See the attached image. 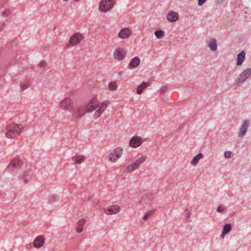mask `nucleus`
Masks as SVG:
<instances>
[{"mask_svg":"<svg viewBox=\"0 0 251 251\" xmlns=\"http://www.w3.org/2000/svg\"><path fill=\"white\" fill-rule=\"evenodd\" d=\"M109 104V101L107 100L102 102L101 105H100L99 102L94 99L91 100L87 104L78 106L72 111L71 108L73 105L72 101L69 98H66L61 101L60 105L63 109L73 112V114L76 118H80L86 113L92 112L95 110L97 107H100L94 114V118L97 119L104 112Z\"/></svg>","mask_w":251,"mask_h":251,"instance_id":"nucleus-1","label":"nucleus"},{"mask_svg":"<svg viewBox=\"0 0 251 251\" xmlns=\"http://www.w3.org/2000/svg\"><path fill=\"white\" fill-rule=\"evenodd\" d=\"M23 129V126L21 125L15 124L8 125L6 128L5 135L7 138H14L20 134Z\"/></svg>","mask_w":251,"mask_h":251,"instance_id":"nucleus-2","label":"nucleus"},{"mask_svg":"<svg viewBox=\"0 0 251 251\" xmlns=\"http://www.w3.org/2000/svg\"><path fill=\"white\" fill-rule=\"evenodd\" d=\"M22 165V161L21 159L19 158H14L8 165L7 170L8 172L12 174H14L17 172Z\"/></svg>","mask_w":251,"mask_h":251,"instance_id":"nucleus-3","label":"nucleus"},{"mask_svg":"<svg viewBox=\"0 0 251 251\" xmlns=\"http://www.w3.org/2000/svg\"><path fill=\"white\" fill-rule=\"evenodd\" d=\"M115 2V0H101L99 4V10L101 12H107L113 8Z\"/></svg>","mask_w":251,"mask_h":251,"instance_id":"nucleus-4","label":"nucleus"},{"mask_svg":"<svg viewBox=\"0 0 251 251\" xmlns=\"http://www.w3.org/2000/svg\"><path fill=\"white\" fill-rule=\"evenodd\" d=\"M82 35L76 33L72 36L70 38L69 43L65 46L66 48H69L70 46H75L82 39Z\"/></svg>","mask_w":251,"mask_h":251,"instance_id":"nucleus-5","label":"nucleus"},{"mask_svg":"<svg viewBox=\"0 0 251 251\" xmlns=\"http://www.w3.org/2000/svg\"><path fill=\"white\" fill-rule=\"evenodd\" d=\"M126 51L123 48H118L114 53V58L118 60H123L126 56Z\"/></svg>","mask_w":251,"mask_h":251,"instance_id":"nucleus-6","label":"nucleus"},{"mask_svg":"<svg viewBox=\"0 0 251 251\" xmlns=\"http://www.w3.org/2000/svg\"><path fill=\"white\" fill-rule=\"evenodd\" d=\"M120 207L117 205H111L103 208L104 213L108 215L115 214L119 212Z\"/></svg>","mask_w":251,"mask_h":251,"instance_id":"nucleus-7","label":"nucleus"},{"mask_svg":"<svg viewBox=\"0 0 251 251\" xmlns=\"http://www.w3.org/2000/svg\"><path fill=\"white\" fill-rule=\"evenodd\" d=\"M123 150L121 148H118L114 151V153H111L109 155V160L112 162H115L121 156Z\"/></svg>","mask_w":251,"mask_h":251,"instance_id":"nucleus-8","label":"nucleus"},{"mask_svg":"<svg viewBox=\"0 0 251 251\" xmlns=\"http://www.w3.org/2000/svg\"><path fill=\"white\" fill-rule=\"evenodd\" d=\"M142 143V138L137 136H134L129 141V145L133 148H136L140 146Z\"/></svg>","mask_w":251,"mask_h":251,"instance_id":"nucleus-9","label":"nucleus"},{"mask_svg":"<svg viewBox=\"0 0 251 251\" xmlns=\"http://www.w3.org/2000/svg\"><path fill=\"white\" fill-rule=\"evenodd\" d=\"M45 243V240L43 236L39 235L37 236L32 243V245L36 248L42 247Z\"/></svg>","mask_w":251,"mask_h":251,"instance_id":"nucleus-10","label":"nucleus"},{"mask_svg":"<svg viewBox=\"0 0 251 251\" xmlns=\"http://www.w3.org/2000/svg\"><path fill=\"white\" fill-rule=\"evenodd\" d=\"M248 122L247 121H244L238 134L239 137H241L245 135L248 128Z\"/></svg>","mask_w":251,"mask_h":251,"instance_id":"nucleus-11","label":"nucleus"},{"mask_svg":"<svg viewBox=\"0 0 251 251\" xmlns=\"http://www.w3.org/2000/svg\"><path fill=\"white\" fill-rule=\"evenodd\" d=\"M167 20L170 22H175L178 19V16L176 12L175 11H170L167 16Z\"/></svg>","mask_w":251,"mask_h":251,"instance_id":"nucleus-12","label":"nucleus"},{"mask_svg":"<svg viewBox=\"0 0 251 251\" xmlns=\"http://www.w3.org/2000/svg\"><path fill=\"white\" fill-rule=\"evenodd\" d=\"M140 63V59L137 57H133L129 62L128 67L131 68H136L138 67Z\"/></svg>","mask_w":251,"mask_h":251,"instance_id":"nucleus-13","label":"nucleus"},{"mask_svg":"<svg viewBox=\"0 0 251 251\" xmlns=\"http://www.w3.org/2000/svg\"><path fill=\"white\" fill-rule=\"evenodd\" d=\"M130 34V32L127 28H125L120 30L118 34L119 38L125 39L127 38Z\"/></svg>","mask_w":251,"mask_h":251,"instance_id":"nucleus-14","label":"nucleus"},{"mask_svg":"<svg viewBox=\"0 0 251 251\" xmlns=\"http://www.w3.org/2000/svg\"><path fill=\"white\" fill-rule=\"evenodd\" d=\"M245 55L246 53L244 50L241 51L238 54L236 62V65L237 66H240L242 65L245 60Z\"/></svg>","mask_w":251,"mask_h":251,"instance_id":"nucleus-15","label":"nucleus"},{"mask_svg":"<svg viewBox=\"0 0 251 251\" xmlns=\"http://www.w3.org/2000/svg\"><path fill=\"white\" fill-rule=\"evenodd\" d=\"M208 47L212 51H215L217 49V41L215 38H212L208 43Z\"/></svg>","mask_w":251,"mask_h":251,"instance_id":"nucleus-16","label":"nucleus"},{"mask_svg":"<svg viewBox=\"0 0 251 251\" xmlns=\"http://www.w3.org/2000/svg\"><path fill=\"white\" fill-rule=\"evenodd\" d=\"M150 85L149 82H142L137 88V93L138 94H141L145 88H147Z\"/></svg>","mask_w":251,"mask_h":251,"instance_id":"nucleus-17","label":"nucleus"},{"mask_svg":"<svg viewBox=\"0 0 251 251\" xmlns=\"http://www.w3.org/2000/svg\"><path fill=\"white\" fill-rule=\"evenodd\" d=\"M203 157V154L201 153H199L197 155L195 156L193 159L192 160L191 163L193 165H197L199 160L202 158Z\"/></svg>","mask_w":251,"mask_h":251,"instance_id":"nucleus-18","label":"nucleus"},{"mask_svg":"<svg viewBox=\"0 0 251 251\" xmlns=\"http://www.w3.org/2000/svg\"><path fill=\"white\" fill-rule=\"evenodd\" d=\"M85 222V220L81 219L77 222V226L76 230L78 233H80L82 231L83 225Z\"/></svg>","mask_w":251,"mask_h":251,"instance_id":"nucleus-19","label":"nucleus"},{"mask_svg":"<svg viewBox=\"0 0 251 251\" xmlns=\"http://www.w3.org/2000/svg\"><path fill=\"white\" fill-rule=\"evenodd\" d=\"M146 159L147 157L146 156H143L137 159L133 164L136 168H138L139 166L146 160Z\"/></svg>","mask_w":251,"mask_h":251,"instance_id":"nucleus-20","label":"nucleus"},{"mask_svg":"<svg viewBox=\"0 0 251 251\" xmlns=\"http://www.w3.org/2000/svg\"><path fill=\"white\" fill-rule=\"evenodd\" d=\"M241 75H242L244 77V79L246 80L251 75V68H248L246 69L241 73Z\"/></svg>","mask_w":251,"mask_h":251,"instance_id":"nucleus-21","label":"nucleus"},{"mask_svg":"<svg viewBox=\"0 0 251 251\" xmlns=\"http://www.w3.org/2000/svg\"><path fill=\"white\" fill-rule=\"evenodd\" d=\"M156 37L158 39H162L165 34V32L162 30H157L154 32Z\"/></svg>","mask_w":251,"mask_h":251,"instance_id":"nucleus-22","label":"nucleus"},{"mask_svg":"<svg viewBox=\"0 0 251 251\" xmlns=\"http://www.w3.org/2000/svg\"><path fill=\"white\" fill-rule=\"evenodd\" d=\"M85 157L83 155H78L74 157V161L76 164H80L84 161Z\"/></svg>","mask_w":251,"mask_h":251,"instance_id":"nucleus-23","label":"nucleus"},{"mask_svg":"<svg viewBox=\"0 0 251 251\" xmlns=\"http://www.w3.org/2000/svg\"><path fill=\"white\" fill-rule=\"evenodd\" d=\"M244 76L242 75H240L239 76L236 78L235 80V83L238 86L241 85L243 82H244L246 80L244 79Z\"/></svg>","mask_w":251,"mask_h":251,"instance_id":"nucleus-24","label":"nucleus"},{"mask_svg":"<svg viewBox=\"0 0 251 251\" xmlns=\"http://www.w3.org/2000/svg\"><path fill=\"white\" fill-rule=\"evenodd\" d=\"M231 229V226L230 224H226L223 227V231L224 233H228Z\"/></svg>","mask_w":251,"mask_h":251,"instance_id":"nucleus-25","label":"nucleus"},{"mask_svg":"<svg viewBox=\"0 0 251 251\" xmlns=\"http://www.w3.org/2000/svg\"><path fill=\"white\" fill-rule=\"evenodd\" d=\"M154 212L155 211L154 210L149 211L144 215L143 218V219L144 220H148L151 216V215L154 213Z\"/></svg>","mask_w":251,"mask_h":251,"instance_id":"nucleus-26","label":"nucleus"},{"mask_svg":"<svg viewBox=\"0 0 251 251\" xmlns=\"http://www.w3.org/2000/svg\"><path fill=\"white\" fill-rule=\"evenodd\" d=\"M136 167L134 164H131L127 167V171L128 173H131L134 170L136 169Z\"/></svg>","mask_w":251,"mask_h":251,"instance_id":"nucleus-27","label":"nucleus"},{"mask_svg":"<svg viewBox=\"0 0 251 251\" xmlns=\"http://www.w3.org/2000/svg\"><path fill=\"white\" fill-rule=\"evenodd\" d=\"M30 85V83L28 82H25L21 84V88L23 90H25L26 88H28Z\"/></svg>","mask_w":251,"mask_h":251,"instance_id":"nucleus-28","label":"nucleus"},{"mask_svg":"<svg viewBox=\"0 0 251 251\" xmlns=\"http://www.w3.org/2000/svg\"><path fill=\"white\" fill-rule=\"evenodd\" d=\"M117 86L115 82H112L109 84V88L111 90H114L116 89Z\"/></svg>","mask_w":251,"mask_h":251,"instance_id":"nucleus-29","label":"nucleus"},{"mask_svg":"<svg viewBox=\"0 0 251 251\" xmlns=\"http://www.w3.org/2000/svg\"><path fill=\"white\" fill-rule=\"evenodd\" d=\"M224 156L226 158H230L231 157V152L230 151H226L224 152Z\"/></svg>","mask_w":251,"mask_h":251,"instance_id":"nucleus-30","label":"nucleus"},{"mask_svg":"<svg viewBox=\"0 0 251 251\" xmlns=\"http://www.w3.org/2000/svg\"><path fill=\"white\" fill-rule=\"evenodd\" d=\"M10 12L9 10H5L3 11L2 13V15L3 17H8L10 15Z\"/></svg>","mask_w":251,"mask_h":251,"instance_id":"nucleus-31","label":"nucleus"},{"mask_svg":"<svg viewBox=\"0 0 251 251\" xmlns=\"http://www.w3.org/2000/svg\"><path fill=\"white\" fill-rule=\"evenodd\" d=\"M225 209V208L224 207L221 205H219L217 208V211L219 213H223Z\"/></svg>","mask_w":251,"mask_h":251,"instance_id":"nucleus-32","label":"nucleus"},{"mask_svg":"<svg viewBox=\"0 0 251 251\" xmlns=\"http://www.w3.org/2000/svg\"><path fill=\"white\" fill-rule=\"evenodd\" d=\"M58 196L57 195H51L50 197V201L51 202L55 201L56 200L58 199Z\"/></svg>","mask_w":251,"mask_h":251,"instance_id":"nucleus-33","label":"nucleus"},{"mask_svg":"<svg viewBox=\"0 0 251 251\" xmlns=\"http://www.w3.org/2000/svg\"><path fill=\"white\" fill-rule=\"evenodd\" d=\"M5 73V69L4 67H0V77L4 75Z\"/></svg>","mask_w":251,"mask_h":251,"instance_id":"nucleus-34","label":"nucleus"},{"mask_svg":"<svg viewBox=\"0 0 251 251\" xmlns=\"http://www.w3.org/2000/svg\"><path fill=\"white\" fill-rule=\"evenodd\" d=\"M47 63L46 62L41 61L39 63V66L41 68H43L47 66Z\"/></svg>","mask_w":251,"mask_h":251,"instance_id":"nucleus-35","label":"nucleus"},{"mask_svg":"<svg viewBox=\"0 0 251 251\" xmlns=\"http://www.w3.org/2000/svg\"><path fill=\"white\" fill-rule=\"evenodd\" d=\"M206 1V0H198V5L199 6H201L202 5L205 1Z\"/></svg>","mask_w":251,"mask_h":251,"instance_id":"nucleus-36","label":"nucleus"},{"mask_svg":"<svg viewBox=\"0 0 251 251\" xmlns=\"http://www.w3.org/2000/svg\"><path fill=\"white\" fill-rule=\"evenodd\" d=\"M6 25L4 23H3L0 26V31H2L4 28L5 27Z\"/></svg>","mask_w":251,"mask_h":251,"instance_id":"nucleus-37","label":"nucleus"},{"mask_svg":"<svg viewBox=\"0 0 251 251\" xmlns=\"http://www.w3.org/2000/svg\"><path fill=\"white\" fill-rule=\"evenodd\" d=\"M167 89L166 87H163L160 89V91L161 93H164Z\"/></svg>","mask_w":251,"mask_h":251,"instance_id":"nucleus-38","label":"nucleus"},{"mask_svg":"<svg viewBox=\"0 0 251 251\" xmlns=\"http://www.w3.org/2000/svg\"><path fill=\"white\" fill-rule=\"evenodd\" d=\"M23 180L26 183L28 182V178L26 177V174L24 175V177H23Z\"/></svg>","mask_w":251,"mask_h":251,"instance_id":"nucleus-39","label":"nucleus"},{"mask_svg":"<svg viewBox=\"0 0 251 251\" xmlns=\"http://www.w3.org/2000/svg\"><path fill=\"white\" fill-rule=\"evenodd\" d=\"M227 234V233H224V232L222 231V233L221 235V237L222 238L224 239L225 238V235Z\"/></svg>","mask_w":251,"mask_h":251,"instance_id":"nucleus-40","label":"nucleus"},{"mask_svg":"<svg viewBox=\"0 0 251 251\" xmlns=\"http://www.w3.org/2000/svg\"><path fill=\"white\" fill-rule=\"evenodd\" d=\"M186 214V215H187V216H186L187 218H189L190 217L191 215V212H187Z\"/></svg>","mask_w":251,"mask_h":251,"instance_id":"nucleus-41","label":"nucleus"},{"mask_svg":"<svg viewBox=\"0 0 251 251\" xmlns=\"http://www.w3.org/2000/svg\"><path fill=\"white\" fill-rule=\"evenodd\" d=\"M27 248L29 249L31 247V245L30 244L27 245L26 246Z\"/></svg>","mask_w":251,"mask_h":251,"instance_id":"nucleus-42","label":"nucleus"},{"mask_svg":"<svg viewBox=\"0 0 251 251\" xmlns=\"http://www.w3.org/2000/svg\"><path fill=\"white\" fill-rule=\"evenodd\" d=\"M190 212V211L188 210V208H187V209L185 210V212H186V213H187V212Z\"/></svg>","mask_w":251,"mask_h":251,"instance_id":"nucleus-43","label":"nucleus"},{"mask_svg":"<svg viewBox=\"0 0 251 251\" xmlns=\"http://www.w3.org/2000/svg\"><path fill=\"white\" fill-rule=\"evenodd\" d=\"M123 74V72H122V71H121V72H120L119 73V75H122Z\"/></svg>","mask_w":251,"mask_h":251,"instance_id":"nucleus-44","label":"nucleus"},{"mask_svg":"<svg viewBox=\"0 0 251 251\" xmlns=\"http://www.w3.org/2000/svg\"><path fill=\"white\" fill-rule=\"evenodd\" d=\"M183 126H180V128H181L183 127Z\"/></svg>","mask_w":251,"mask_h":251,"instance_id":"nucleus-45","label":"nucleus"},{"mask_svg":"<svg viewBox=\"0 0 251 251\" xmlns=\"http://www.w3.org/2000/svg\"><path fill=\"white\" fill-rule=\"evenodd\" d=\"M76 1H79V0H75Z\"/></svg>","mask_w":251,"mask_h":251,"instance_id":"nucleus-46","label":"nucleus"}]
</instances>
